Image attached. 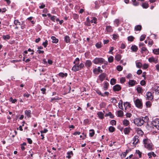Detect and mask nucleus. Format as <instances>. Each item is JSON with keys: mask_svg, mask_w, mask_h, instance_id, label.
Here are the masks:
<instances>
[{"mask_svg": "<svg viewBox=\"0 0 159 159\" xmlns=\"http://www.w3.org/2000/svg\"><path fill=\"white\" fill-rule=\"evenodd\" d=\"M97 115L100 119H103L104 118L103 114L102 112H98Z\"/></svg>", "mask_w": 159, "mask_h": 159, "instance_id": "f3484780", "label": "nucleus"}, {"mask_svg": "<svg viewBox=\"0 0 159 159\" xmlns=\"http://www.w3.org/2000/svg\"><path fill=\"white\" fill-rule=\"evenodd\" d=\"M124 106L125 107V109H126V108L128 107H130V104L129 103L126 102H124Z\"/></svg>", "mask_w": 159, "mask_h": 159, "instance_id": "cd10ccee", "label": "nucleus"}, {"mask_svg": "<svg viewBox=\"0 0 159 159\" xmlns=\"http://www.w3.org/2000/svg\"><path fill=\"white\" fill-rule=\"evenodd\" d=\"M106 76V74L105 73H103L100 75L99 76V79L101 81L103 80L105 78Z\"/></svg>", "mask_w": 159, "mask_h": 159, "instance_id": "6e6552de", "label": "nucleus"}, {"mask_svg": "<svg viewBox=\"0 0 159 159\" xmlns=\"http://www.w3.org/2000/svg\"><path fill=\"white\" fill-rule=\"evenodd\" d=\"M130 132L129 129L128 128H126L124 129V132L125 134H128Z\"/></svg>", "mask_w": 159, "mask_h": 159, "instance_id": "c85d7f7f", "label": "nucleus"}, {"mask_svg": "<svg viewBox=\"0 0 159 159\" xmlns=\"http://www.w3.org/2000/svg\"><path fill=\"white\" fill-rule=\"evenodd\" d=\"M114 58L113 57L111 56L108 58V61L110 63H111L113 61Z\"/></svg>", "mask_w": 159, "mask_h": 159, "instance_id": "c9c22d12", "label": "nucleus"}, {"mask_svg": "<svg viewBox=\"0 0 159 159\" xmlns=\"http://www.w3.org/2000/svg\"><path fill=\"white\" fill-rule=\"evenodd\" d=\"M142 26L141 25H137L135 27V30L137 31H140L141 30Z\"/></svg>", "mask_w": 159, "mask_h": 159, "instance_id": "dca6fc26", "label": "nucleus"}, {"mask_svg": "<svg viewBox=\"0 0 159 159\" xmlns=\"http://www.w3.org/2000/svg\"><path fill=\"white\" fill-rule=\"evenodd\" d=\"M14 24L16 26L21 25V23L18 20H15L14 22Z\"/></svg>", "mask_w": 159, "mask_h": 159, "instance_id": "c756f323", "label": "nucleus"}, {"mask_svg": "<svg viewBox=\"0 0 159 159\" xmlns=\"http://www.w3.org/2000/svg\"><path fill=\"white\" fill-rule=\"evenodd\" d=\"M146 95L147 96V99L151 100L153 99V96L152 95L151 93L150 92H147Z\"/></svg>", "mask_w": 159, "mask_h": 159, "instance_id": "423d86ee", "label": "nucleus"}, {"mask_svg": "<svg viewBox=\"0 0 159 159\" xmlns=\"http://www.w3.org/2000/svg\"><path fill=\"white\" fill-rule=\"evenodd\" d=\"M70 38L68 35H66L64 37V40L66 43H68L70 42Z\"/></svg>", "mask_w": 159, "mask_h": 159, "instance_id": "6ab92c4d", "label": "nucleus"}, {"mask_svg": "<svg viewBox=\"0 0 159 159\" xmlns=\"http://www.w3.org/2000/svg\"><path fill=\"white\" fill-rule=\"evenodd\" d=\"M93 73L95 74L98 75L99 74L98 72L97 68H94L93 69Z\"/></svg>", "mask_w": 159, "mask_h": 159, "instance_id": "13d9d810", "label": "nucleus"}, {"mask_svg": "<svg viewBox=\"0 0 159 159\" xmlns=\"http://www.w3.org/2000/svg\"><path fill=\"white\" fill-rule=\"evenodd\" d=\"M96 47L97 48H100L101 47V43L100 42H98L95 45Z\"/></svg>", "mask_w": 159, "mask_h": 159, "instance_id": "3c124183", "label": "nucleus"}, {"mask_svg": "<svg viewBox=\"0 0 159 159\" xmlns=\"http://www.w3.org/2000/svg\"><path fill=\"white\" fill-rule=\"evenodd\" d=\"M153 52L154 54H159V49H154L153 50Z\"/></svg>", "mask_w": 159, "mask_h": 159, "instance_id": "ea45409f", "label": "nucleus"}, {"mask_svg": "<svg viewBox=\"0 0 159 159\" xmlns=\"http://www.w3.org/2000/svg\"><path fill=\"white\" fill-rule=\"evenodd\" d=\"M117 115L118 117H121L123 115V112L121 110H120L117 111Z\"/></svg>", "mask_w": 159, "mask_h": 159, "instance_id": "412c9836", "label": "nucleus"}, {"mask_svg": "<svg viewBox=\"0 0 159 159\" xmlns=\"http://www.w3.org/2000/svg\"><path fill=\"white\" fill-rule=\"evenodd\" d=\"M125 81V79L124 77H122L120 79V82L121 83H124Z\"/></svg>", "mask_w": 159, "mask_h": 159, "instance_id": "5fc2aeb1", "label": "nucleus"}, {"mask_svg": "<svg viewBox=\"0 0 159 159\" xmlns=\"http://www.w3.org/2000/svg\"><path fill=\"white\" fill-rule=\"evenodd\" d=\"M51 39L52 40V43H57L58 41V40L54 36H52Z\"/></svg>", "mask_w": 159, "mask_h": 159, "instance_id": "a211bd4d", "label": "nucleus"}, {"mask_svg": "<svg viewBox=\"0 0 159 159\" xmlns=\"http://www.w3.org/2000/svg\"><path fill=\"white\" fill-rule=\"evenodd\" d=\"M118 107L119 108L121 109H123V105H122V101L120 100V102L118 103Z\"/></svg>", "mask_w": 159, "mask_h": 159, "instance_id": "7c9ffc66", "label": "nucleus"}, {"mask_svg": "<svg viewBox=\"0 0 159 159\" xmlns=\"http://www.w3.org/2000/svg\"><path fill=\"white\" fill-rule=\"evenodd\" d=\"M73 18L75 20H76L78 19L79 18V15L76 14H73Z\"/></svg>", "mask_w": 159, "mask_h": 159, "instance_id": "6e6d98bb", "label": "nucleus"}, {"mask_svg": "<svg viewBox=\"0 0 159 159\" xmlns=\"http://www.w3.org/2000/svg\"><path fill=\"white\" fill-rule=\"evenodd\" d=\"M133 4L134 6H138L139 4V2H137L136 1L133 2Z\"/></svg>", "mask_w": 159, "mask_h": 159, "instance_id": "338daca9", "label": "nucleus"}, {"mask_svg": "<svg viewBox=\"0 0 159 159\" xmlns=\"http://www.w3.org/2000/svg\"><path fill=\"white\" fill-rule=\"evenodd\" d=\"M89 135L91 137H93L94 134V131L93 129L90 130Z\"/></svg>", "mask_w": 159, "mask_h": 159, "instance_id": "72a5a7b5", "label": "nucleus"}, {"mask_svg": "<svg viewBox=\"0 0 159 159\" xmlns=\"http://www.w3.org/2000/svg\"><path fill=\"white\" fill-rule=\"evenodd\" d=\"M9 101L11 102L12 103H15L16 101V99H13L12 97H10L9 98Z\"/></svg>", "mask_w": 159, "mask_h": 159, "instance_id": "c03bdc74", "label": "nucleus"}, {"mask_svg": "<svg viewBox=\"0 0 159 159\" xmlns=\"http://www.w3.org/2000/svg\"><path fill=\"white\" fill-rule=\"evenodd\" d=\"M119 36L118 34H114L113 35V39L114 40H116L118 38Z\"/></svg>", "mask_w": 159, "mask_h": 159, "instance_id": "052dcab7", "label": "nucleus"}, {"mask_svg": "<svg viewBox=\"0 0 159 159\" xmlns=\"http://www.w3.org/2000/svg\"><path fill=\"white\" fill-rule=\"evenodd\" d=\"M121 89L120 85L116 84L113 86V89L114 91H118Z\"/></svg>", "mask_w": 159, "mask_h": 159, "instance_id": "0eeeda50", "label": "nucleus"}, {"mask_svg": "<svg viewBox=\"0 0 159 159\" xmlns=\"http://www.w3.org/2000/svg\"><path fill=\"white\" fill-rule=\"evenodd\" d=\"M110 123L112 125H115L116 124V122L115 120H112L111 121Z\"/></svg>", "mask_w": 159, "mask_h": 159, "instance_id": "680f3d73", "label": "nucleus"}, {"mask_svg": "<svg viewBox=\"0 0 159 159\" xmlns=\"http://www.w3.org/2000/svg\"><path fill=\"white\" fill-rule=\"evenodd\" d=\"M111 102L113 103L114 104L117 102V101L116 99L114 98H112L110 100Z\"/></svg>", "mask_w": 159, "mask_h": 159, "instance_id": "49530a36", "label": "nucleus"}, {"mask_svg": "<svg viewBox=\"0 0 159 159\" xmlns=\"http://www.w3.org/2000/svg\"><path fill=\"white\" fill-rule=\"evenodd\" d=\"M148 61L150 62H153L155 63H157L158 62L157 59H156L153 57L149 58Z\"/></svg>", "mask_w": 159, "mask_h": 159, "instance_id": "9d476101", "label": "nucleus"}, {"mask_svg": "<svg viewBox=\"0 0 159 159\" xmlns=\"http://www.w3.org/2000/svg\"><path fill=\"white\" fill-rule=\"evenodd\" d=\"M131 49L133 51L136 52L137 51L138 48L137 46L133 45L131 47Z\"/></svg>", "mask_w": 159, "mask_h": 159, "instance_id": "b1692460", "label": "nucleus"}, {"mask_svg": "<svg viewBox=\"0 0 159 159\" xmlns=\"http://www.w3.org/2000/svg\"><path fill=\"white\" fill-rule=\"evenodd\" d=\"M85 65L87 67H90L92 65V62L89 60H87L85 63Z\"/></svg>", "mask_w": 159, "mask_h": 159, "instance_id": "1a4fd4ad", "label": "nucleus"}, {"mask_svg": "<svg viewBox=\"0 0 159 159\" xmlns=\"http://www.w3.org/2000/svg\"><path fill=\"white\" fill-rule=\"evenodd\" d=\"M93 62L95 64H107V62L105 61L104 59L102 58H96L93 61Z\"/></svg>", "mask_w": 159, "mask_h": 159, "instance_id": "7ed1b4c3", "label": "nucleus"}, {"mask_svg": "<svg viewBox=\"0 0 159 159\" xmlns=\"http://www.w3.org/2000/svg\"><path fill=\"white\" fill-rule=\"evenodd\" d=\"M97 20V18L95 17H94L93 18V19L91 21V23H96Z\"/></svg>", "mask_w": 159, "mask_h": 159, "instance_id": "4d7b16f0", "label": "nucleus"}, {"mask_svg": "<svg viewBox=\"0 0 159 159\" xmlns=\"http://www.w3.org/2000/svg\"><path fill=\"white\" fill-rule=\"evenodd\" d=\"M67 74L66 73H60L59 74V75L62 77H63L65 76H67Z\"/></svg>", "mask_w": 159, "mask_h": 159, "instance_id": "473e14b6", "label": "nucleus"}, {"mask_svg": "<svg viewBox=\"0 0 159 159\" xmlns=\"http://www.w3.org/2000/svg\"><path fill=\"white\" fill-rule=\"evenodd\" d=\"M78 67L79 69L80 70L84 67V64L83 63H81L78 65Z\"/></svg>", "mask_w": 159, "mask_h": 159, "instance_id": "e2e57ef3", "label": "nucleus"}, {"mask_svg": "<svg viewBox=\"0 0 159 159\" xmlns=\"http://www.w3.org/2000/svg\"><path fill=\"white\" fill-rule=\"evenodd\" d=\"M115 128L113 126H110L109 128V130L111 132H112L115 131Z\"/></svg>", "mask_w": 159, "mask_h": 159, "instance_id": "4c0bfd02", "label": "nucleus"}, {"mask_svg": "<svg viewBox=\"0 0 159 159\" xmlns=\"http://www.w3.org/2000/svg\"><path fill=\"white\" fill-rule=\"evenodd\" d=\"M72 69V70L74 71H76L80 70L78 65H76L75 64V65L73 66Z\"/></svg>", "mask_w": 159, "mask_h": 159, "instance_id": "4468645a", "label": "nucleus"}, {"mask_svg": "<svg viewBox=\"0 0 159 159\" xmlns=\"http://www.w3.org/2000/svg\"><path fill=\"white\" fill-rule=\"evenodd\" d=\"M135 82L136 81L134 80H129V84L131 86H133L135 84Z\"/></svg>", "mask_w": 159, "mask_h": 159, "instance_id": "bb28decb", "label": "nucleus"}, {"mask_svg": "<svg viewBox=\"0 0 159 159\" xmlns=\"http://www.w3.org/2000/svg\"><path fill=\"white\" fill-rule=\"evenodd\" d=\"M136 153L138 154L139 158L141 157L142 156V153L139 150H136Z\"/></svg>", "mask_w": 159, "mask_h": 159, "instance_id": "a18cd8bd", "label": "nucleus"}, {"mask_svg": "<svg viewBox=\"0 0 159 159\" xmlns=\"http://www.w3.org/2000/svg\"><path fill=\"white\" fill-rule=\"evenodd\" d=\"M148 118L147 116L145 117L136 118L134 120V123L138 126H140L143 125L145 122H147Z\"/></svg>", "mask_w": 159, "mask_h": 159, "instance_id": "f257e3e1", "label": "nucleus"}, {"mask_svg": "<svg viewBox=\"0 0 159 159\" xmlns=\"http://www.w3.org/2000/svg\"><path fill=\"white\" fill-rule=\"evenodd\" d=\"M116 80L114 78L112 79L110 81L111 84L113 85L116 83Z\"/></svg>", "mask_w": 159, "mask_h": 159, "instance_id": "e433bc0d", "label": "nucleus"}, {"mask_svg": "<svg viewBox=\"0 0 159 159\" xmlns=\"http://www.w3.org/2000/svg\"><path fill=\"white\" fill-rule=\"evenodd\" d=\"M21 29H24L25 27V25L24 22H22V23L21 24Z\"/></svg>", "mask_w": 159, "mask_h": 159, "instance_id": "864d4df0", "label": "nucleus"}, {"mask_svg": "<svg viewBox=\"0 0 159 159\" xmlns=\"http://www.w3.org/2000/svg\"><path fill=\"white\" fill-rule=\"evenodd\" d=\"M10 37L9 35H3V39L5 40L9 39H10Z\"/></svg>", "mask_w": 159, "mask_h": 159, "instance_id": "f704fd0d", "label": "nucleus"}, {"mask_svg": "<svg viewBox=\"0 0 159 159\" xmlns=\"http://www.w3.org/2000/svg\"><path fill=\"white\" fill-rule=\"evenodd\" d=\"M141 49V52L142 53H143V52H148L147 49L145 47H142L140 48Z\"/></svg>", "mask_w": 159, "mask_h": 159, "instance_id": "2f4dec72", "label": "nucleus"}, {"mask_svg": "<svg viewBox=\"0 0 159 159\" xmlns=\"http://www.w3.org/2000/svg\"><path fill=\"white\" fill-rule=\"evenodd\" d=\"M48 44V41L47 40H46L43 43L42 45L45 48L47 46Z\"/></svg>", "mask_w": 159, "mask_h": 159, "instance_id": "603ef678", "label": "nucleus"}, {"mask_svg": "<svg viewBox=\"0 0 159 159\" xmlns=\"http://www.w3.org/2000/svg\"><path fill=\"white\" fill-rule=\"evenodd\" d=\"M109 85V84L107 82H105L103 86V89L104 90H106L108 89V86Z\"/></svg>", "mask_w": 159, "mask_h": 159, "instance_id": "4be33fe9", "label": "nucleus"}, {"mask_svg": "<svg viewBox=\"0 0 159 159\" xmlns=\"http://www.w3.org/2000/svg\"><path fill=\"white\" fill-rule=\"evenodd\" d=\"M143 142L145 148L150 150L152 149V144L150 140L148 139H145L143 140Z\"/></svg>", "mask_w": 159, "mask_h": 159, "instance_id": "f03ea898", "label": "nucleus"}, {"mask_svg": "<svg viewBox=\"0 0 159 159\" xmlns=\"http://www.w3.org/2000/svg\"><path fill=\"white\" fill-rule=\"evenodd\" d=\"M123 123L124 125L127 126L129 124V121L127 119H124L123 121Z\"/></svg>", "mask_w": 159, "mask_h": 159, "instance_id": "393cba45", "label": "nucleus"}, {"mask_svg": "<svg viewBox=\"0 0 159 159\" xmlns=\"http://www.w3.org/2000/svg\"><path fill=\"white\" fill-rule=\"evenodd\" d=\"M106 30L109 33L113 31V29L112 27L109 25L106 26Z\"/></svg>", "mask_w": 159, "mask_h": 159, "instance_id": "ddd939ff", "label": "nucleus"}, {"mask_svg": "<svg viewBox=\"0 0 159 159\" xmlns=\"http://www.w3.org/2000/svg\"><path fill=\"white\" fill-rule=\"evenodd\" d=\"M7 11V9L5 8H0V12H2V13L5 12Z\"/></svg>", "mask_w": 159, "mask_h": 159, "instance_id": "0e129e2a", "label": "nucleus"}, {"mask_svg": "<svg viewBox=\"0 0 159 159\" xmlns=\"http://www.w3.org/2000/svg\"><path fill=\"white\" fill-rule=\"evenodd\" d=\"M139 137L138 136H135L133 139V144H136L139 142Z\"/></svg>", "mask_w": 159, "mask_h": 159, "instance_id": "9b49d317", "label": "nucleus"}, {"mask_svg": "<svg viewBox=\"0 0 159 159\" xmlns=\"http://www.w3.org/2000/svg\"><path fill=\"white\" fill-rule=\"evenodd\" d=\"M152 125L153 128L155 127V128L159 130V119H156L155 120H153L151 123Z\"/></svg>", "mask_w": 159, "mask_h": 159, "instance_id": "20e7f679", "label": "nucleus"}, {"mask_svg": "<svg viewBox=\"0 0 159 159\" xmlns=\"http://www.w3.org/2000/svg\"><path fill=\"white\" fill-rule=\"evenodd\" d=\"M148 155L149 156V157L150 158H151L152 156L154 157H155L156 156V155L153 152H151L148 153Z\"/></svg>", "mask_w": 159, "mask_h": 159, "instance_id": "aec40b11", "label": "nucleus"}, {"mask_svg": "<svg viewBox=\"0 0 159 159\" xmlns=\"http://www.w3.org/2000/svg\"><path fill=\"white\" fill-rule=\"evenodd\" d=\"M136 66L138 68H140L141 67L142 65L141 63L138 62L136 63Z\"/></svg>", "mask_w": 159, "mask_h": 159, "instance_id": "79ce46f5", "label": "nucleus"}, {"mask_svg": "<svg viewBox=\"0 0 159 159\" xmlns=\"http://www.w3.org/2000/svg\"><path fill=\"white\" fill-rule=\"evenodd\" d=\"M25 115L28 117H31V111L30 110H26L25 111Z\"/></svg>", "mask_w": 159, "mask_h": 159, "instance_id": "f8f14e48", "label": "nucleus"}, {"mask_svg": "<svg viewBox=\"0 0 159 159\" xmlns=\"http://www.w3.org/2000/svg\"><path fill=\"white\" fill-rule=\"evenodd\" d=\"M121 57V55L119 54H116L115 56V59L117 61H119Z\"/></svg>", "mask_w": 159, "mask_h": 159, "instance_id": "2eb2a0df", "label": "nucleus"}, {"mask_svg": "<svg viewBox=\"0 0 159 159\" xmlns=\"http://www.w3.org/2000/svg\"><path fill=\"white\" fill-rule=\"evenodd\" d=\"M146 37V35H144V34L142 35L140 37V41H142L144 40V39H145Z\"/></svg>", "mask_w": 159, "mask_h": 159, "instance_id": "a19ab883", "label": "nucleus"}, {"mask_svg": "<svg viewBox=\"0 0 159 159\" xmlns=\"http://www.w3.org/2000/svg\"><path fill=\"white\" fill-rule=\"evenodd\" d=\"M134 103L136 107L138 108H141L142 106V103L141 99H136L134 101Z\"/></svg>", "mask_w": 159, "mask_h": 159, "instance_id": "39448f33", "label": "nucleus"}, {"mask_svg": "<svg viewBox=\"0 0 159 159\" xmlns=\"http://www.w3.org/2000/svg\"><path fill=\"white\" fill-rule=\"evenodd\" d=\"M59 98L58 97H56L55 98H52L51 99V100L50 101L51 102H52L53 101L55 100H59Z\"/></svg>", "mask_w": 159, "mask_h": 159, "instance_id": "bf43d9fd", "label": "nucleus"}, {"mask_svg": "<svg viewBox=\"0 0 159 159\" xmlns=\"http://www.w3.org/2000/svg\"><path fill=\"white\" fill-rule=\"evenodd\" d=\"M116 68L117 70L119 71H121L123 69L122 67L120 65L118 66Z\"/></svg>", "mask_w": 159, "mask_h": 159, "instance_id": "8fccbe9b", "label": "nucleus"}, {"mask_svg": "<svg viewBox=\"0 0 159 159\" xmlns=\"http://www.w3.org/2000/svg\"><path fill=\"white\" fill-rule=\"evenodd\" d=\"M134 38L132 36H129L128 38V41L132 42L133 41Z\"/></svg>", "mask_w": 159, "mask_h": 159, "instance_id": "de8ad7c7", "label": "nucleus"}, {"mask_svg": "<svg viewBox=\"0 0 159 159\" xmlns=\"http://www.w3.org/2000/svg\"><path fill=\"white\" fill-rule=\"evenodd\" d=\"M48 131V129H44L43 130L40 131V133L41 134L46 133Z\"/></svg>", "mask_w": 159, "mask_h": 159, "instance_id": "69168bd1", "label": "nucleus"}, {"mask_svg": "<svg viewBox=\"0 0 159 159\" xmlns=\"http://www.w3.org/2000/svg\"><path fill=\"white\" fill-rule=\"evenodd\" d=\"M105 116H110L111 118H113V116L111 112H109L108 113L106 114Z\"/></svg>", "mask_w": 159, "mask_h": 159, "instance_id": "58836bf2", "label": "nucleus"}, {"mask_svg": "<svg viewBox=\"0 0 159 159\" xmlns=\"http://www.w3.org/2000/svg\"><path fill=\"white\" fill-rule=\"evenodd\" d=\"M142 6L144 8L146 9L148 7V4L147 2L143 3L142 4Z\"/></svg>", "mask_w": 159, "mask_h": 159, "instance_id": "5701e85b", "label": "nucleus"}, {"mask_svg": "<svg viewBox=\"0 0 159 159\" xmlns=\"http://www.w3.org/2000/svg\"><path fill=\"white\" fill-rule=\"evenodd\" d=\"M136 90H137V92L139 93H142V91L143 90L142 88L140 87V86H139L137 87L136 89Z\"/></svg>", "mask_w": 159, "mask_h": 159, "instance_id": "a878e982", "label": "nucleus"}, {"mask_svg": "<svg viewBox=\"0 0 159 159\" xmlns=\"http://www.w3.org/2000/svg\"><path fill=\"white\" fill-rule=\"evenodd\" d=\"M151 105V102L150 101H147L146 103V105L147 107H150Z\"/></svg>", "mask_w": 159, "mask_h": 159, "instance_id": "09e8293b", "label": "nucleus"}, {"mask_svg": "<svg viewBox=\"0 0 159 159\" xmlns=\"http://www.w3.org/2000/svg\"><path fill=\"white\" fill-rule=\"evenodd\" d=\"M80 61V59L78 58H77L75 60V61H74V64L76 65H78L79 64Z\"/></svg>", "mask_w": 159, "mask_h": 159, "instance_id": "37998d69", "label": "nucleus"}, {"mask_svg": "<svg viewBox=\"0 0 159 159\" xmlns=\"http://www.w3.org/2000/svg\"><path fill=\"white\" fill-rule=\"evenodd\" d=\"M97 93L99 95H101V96L102 97H104L105 96V95H104L100 91H98L97 92Z\"/></svg>", "mask_w": 159, "mask_h": 159, "instance_id": "774afa93", "label": "nucleus"}]
</instances>
